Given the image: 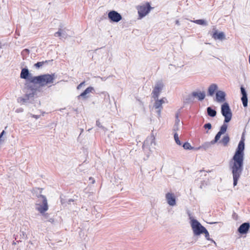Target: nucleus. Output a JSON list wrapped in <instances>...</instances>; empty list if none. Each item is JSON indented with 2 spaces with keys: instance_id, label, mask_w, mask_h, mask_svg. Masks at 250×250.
<instances>
[{
  "instance_id": "1",
  "label": "nucleus",
  "mask_w": 250,
  "mask_h": 250,
  "mask_svg": "<svg viewBox=\"0 0 250 250\" xmlns=\"http://www.w3.org/2000/svg\"><path fill=\"white\" fill-rule=\"evenodd\" d=\"M245 140L244 133H243L232 160L229 162V167L233 176L234 187L237 185L243 170Z\"/></svg>"
},
{
  "instance_id": "2",
  "label": "nucleus",
  "mask_w": 250,
  "mask_h": 250,
  "mask_svg": "<svg viewBox=\"0 0 250 250\" xmlns=\"http://www.w3.org/2000/svg\"><path fill=\"white\" fill-rule=\"evenodd\" d=\"M56 76L55 73L45 74L38 76H34L31 79V83L39 84L41 86H44L48 84L53 83Z\"/></svg>"
},
{
  "instance_id": "3",
  "label": "nucleus",
  "mask_w": 250,
  "mask_h": 250,
  "mask_svg": "<svg viewBox=\"0 0 250 250\" xmlns=\"http://www.w3.org/2000/svg\"><path fill=\"white\" fill-rule=\"evenodd\" d=\"M40 190L39 193H37L36 196L38 198L35 204V208L41 213H44L48 209V206L46 197L41 194L42 189Z\"/></svg>"
},
{
  "instance_id": "4",
  "label": "nucleus",
  "mask_w": 250,
  "mask_h": 250,
  "mask_svg": "<svg viewBox=\"0 0 250 250\" xmlns=\"http://www.w3.org/2000/svg\"><path fill=\"white\" fill-rule=\"evenodd\" d=\"M206 97L205 91H193L188 94L185 98L184 103L186 104H192L194 102L195 98L200 101H203Z\"/></svg>"
},
{
  "instance_id": "5",
  "label": "nucleus",
  "mask_w": 250,
  "mask_h": 250,
  "mask_svg": "<svg viewBox=\"0 0 250 250\" xmlns=\"http://www.w3.org/2000/svg\"><path fill=\"white\" fill-rule=\"evenodd\" d=\"M221 112L225 118V123H229L232 118V112L228 103H224L221 105Z\"/></svg>"
},
{
  "instance_id": "6",
  "label": "nucleus",
  "mask_w": 250,
  "mask_h": 250,
  "mask_svg": "<svg viewBox=\"0 0 250 250\" xmlns=\"http://www.w3.org/2000/svg\"><path fill=\"white\" fill-rule=\"evenodd\" d=\"M191 227L194 235L195 236L200 235V234H203V232H204L206 229V228L202 226L199 222L194 219L191 221Z\"/></svg>"
},
{
  "instance_id": "7",
  "label": "nucleus",
  "mask_w": 250,
  "mask_h": 250,
  "mask_svg": "<svg viewBox=\"0 0 250 250\" xmlns=\"http://www.w3.org/2000/svg\"><path fill=\"white\" fill-rule=\"evenodd\" d=\"M153 8L150 6L149 2H147L146 4L143 5H139L137 7L138 13L140 19L145 17Z\"/></svg>"
},
{
  "instance_id": "8",
  "label": "nucleus",
  "mask_w": 250,
  "mask_h": 250,
  "mask_svg": "<svg viewBox=\"0 0 250 250\" xmlns=\"http://www.w3.org/2000/svg\"><path fill=\"white\" fill-rule=\"evenodd\" d=\"M164 85L162 81L157 82L155 85V87L152 90L151 95L152 98L153 99H157L159 98L160 93L164 88Z\"/></svg>"
},
{
  "instance_id": "9",
  "label": "nucleus",
  "mask_w": 250,
  "mask_h": 250,
  "mask_svg": "<svg viewBox=\"0 0 250 250\" xmlns=\"http://www.w3.org/2000/svg\"><path fill=\"white\" fill-rule=\"evenodd\" d=\"M24 89L26 96H29L31 98L34 97L37 91V88L34 85L31 83H26Z\"/></svg>"
},
{
  "instance_id": "10",
  "label": "nucleus",
  "mask_w": 250,
  "mask_h": 250,
  "mask_svg": "<svg viewBox=\"0 0 250 250\" xmlns=\"http://www.w3.org/2000/svg\"><path fill=\"white\" fill-rule=\"evenodd\" d=\"M108 18L111 22H118L122 19V15L115 10H112L108 13Z\"/></svg>"
},
{
  "instance_id": "11",
  "label": "nucleus",
  "mask_w": 250,
  "mask_h": 250,
  "mask_svg": "<svg viewBox=\"0 0 250 250\" xmlns=\"http://www.w3.org/2000/svg\"><path fill=\"white\" fill-rule=\"evenodd\" d=\"M66 29L65 27H63V26L62 24H61L59 25L58 31L55 33L54 36L55 37H60V39H66L67 38L68 35L66 33Z\"/></svg>"
},
{
  "instance_id": "12",
  "label": "nucleus",
  "mask_w": 250,
  "mask_h": 250,
  "mask_svg": "<svg viewBox=\"0 0 250 250\" xmlns=\"http://www.w3.org/2000/svg\"><path fill=\"white\" fill-rule=\"evenodd\" d=\"M250 228V224L249 222L242 223L238 228V232L241 235L246 234L248 233Z\"/></svg>"
},
{
  "instance_id": "13",
  "label": "nucleus",
  "mask_w": 250,
  "mask_h": 250,
  "mask_svg": "<svg viewBox=\"0 0 250 250\" xmlns=\"http://www.w3.org/2000/svg\"><path fill=\"white\" fill-rule=\"evenodd\" d=\"M166 199L169 205L174 206L176 205V197L174 193L170 192L167 193L166 194Z\"/></svg>"
},
{
  "instance_id": "14",
  "label": "nucleus",
  "mask_w": 250,
  "mask_h": 250,
  "mask_svg": "<svg viewBox=\"0 0 250 250\" xmlns=\"http://www.w3.org/2000/svg\"><path fill=\"white\" fill-rule=\"evenodd\" d=\"M20 77L21 79L29 81L31 83V79L33 78L27 68H23L21 69Z\"/></svg>"
},
{
  "instance_id": "15",
  "label": "nucleus",
  "mask_w": 250,
  "mask_h": 250,
  "mask_svg": "<svg viewBox=\"0 0 250 250\" xmlns=\"http://www.w3.org/2000/svg\"><path fill=\"white\" fill-rule=\"evenodd\" d=\"M241 93L242 95L241 97V101L243 103V105L244 107L248 106V97L246 90L243 86H241L240 87Z\"/></svg>"
},
{
  "instance_id": "16",
  "label": "nucleus",
  "mask_w": 250,
  "mask_h": 250,
  "mask_svg": "<svg viewBox=\"0 0 250 250\" xmlns=\"http://www.w3.org/2000/svg\"><path fill=\"white\" fill-rule=\"evenodd\" d=\"M216 101L218 103L224 102L226 100V93L222 90H218L216 92Z\"/></svg>"
},
{
  "instance_id": "17",
  "label": "nucleus",
  "mask_w": 250,
  "mask_h": 250,
  "mask_svg": "<svg viewBox=\"0 0 250 250\" xmlns=\"http://www.w3.org/2000/svg\"><path fill=\"white\" fill-rule=\"evenodd\" d=\"M213 30L214 31L212 35V37L215 40H219L222 41L226 39V36L224 32H221L218 33L216 28L214 27Z\"/></svg>"
},
{
  "instance_id": "18",
  "label": "nucleus",
  "mask_w": 250,
  "mask_h": 250,
  "mask_svg": "<svg viewBox=\"0 0 250 250\" xmlns=\"http://www.w3.org/2000/svg\"><path fill=\"white\" fill-rule=\"evenodd\" d=\"M154 100H155V102L153 104V107L156 109L158 117L159 118L161 116V112L163 109V106L162 104L158 101V98L154 99Z\"/></svg>"
},
{
  "instance_id": "19",
  "label": "nucleus",
  "mask_w": 250,
  "mask_h": 250,
  "mask_svg": "<svg viewBox=\"0 0 250 250\" xmlns=\"http://www.w3.org/2000/svg\"><path fill=\"white\" fill-rule=\"evenodd\" d=\"M218 89V86L215 83L211 84L208 89L207 95L208 96H213Z\"/></svg>"
},
{
  "instance_id": "20",
  "label": "nucleus",
  "mask_w": 250,
  "mask_h": 250,
  "mask_svg": "<svg viewBox=\"0 0 250 250\" xmlns=\"http://www.w3.org/2000/svg\"><path fill=\"white\" fill-rule=\"evenodd\" d=\"M94 87L92 86H89L87 88L85 89V90L80 95L78 96V99H80V97H83V99H86L87 98V96H86V95L90 92H93V91H94Z\"/></svg>"
},
{
  "instance_id": "21",
  "label": "nucleus",
  "mask_w": 250,
  "mask_h": 250,
  "mask_svg": "<svg viewBox=\"0 0 250 250\" xmlns=\"http://www.w3.org/2000/svg\"><path fill=\"white\" fill-rule=\"evenodd\" d=\"M30 98H31L26 96V94L25 93L23 97H21L17 99V102L21 104H24L27 103Z\"/></svg>"
},
{
  "instance_id": "22",
  "label": "nucleus",
  "mask_w": 250,
  "mask_h": 250,
  "mask_svg": "<svg viewBox=\"0 0 250 250\" xmlns=\"http://www.w3.org/2000/svg\"><path fill=\"white\" fill-rule=\"evenodd\" d=\"M207 112L208 115L211 117H215L217 114L216 111L210 106L207 107Z\"/></svg>"
},
{
  "instance_id": "23",
  "label": "nucleus",
  "mask_w": 250,
  "mask_h": 250,
  "mask_svg": "<svg viewBox=\"0 0 250 250\" xmlns=\"http://www.w3.org/2000/svg\"><path fill=\"white\" fill-rule=\"evenodd\" d=\"M230 141L229 136L227 134L224 136L223 138L219 141V143H221L224 146H227Z\"/></svg>"
},
{
  "instance_id": "24",
  "label": "nucleus",
  "mask_w": 250,
  "mask_h": 250,
  "mask_svg": "<svg viewBox=\"0 0 250 250\" xmlns=\"http://www.w3.org/2000/svg\"><path fill=\"white\" fill-rule=\"evenodd\" d=\"M227 123H225V120L224 121V123L223 125L220 127V130L219 131V132H220L223 134L226 132L228 128V125L227 124Z\"/></svg>"
},
{
  "instance_id": "25",
  "label": "nucleus",
  "mask_w": 250,
  "mask_h": 250,
  "mask_svg": "<svg viewBox=\"0 0 250 250\" xmlns=\"http://www.w3.org/2000/svg\"><path fill=\"white\" fill-rule=\"evenodd\" d=\"M193 22L199 24V25H205L207 26L208 25V23L207 21H206L205 20L203 19H199V20H196L192 21Z\"/></svg>"
},
{
  "instance_id": "26",
  "label": "nucleus",
  "mask_w": 250,
  "mask_h": 250,
  "mask_svg": "<svg viewBox=\"0 0 250 250\" xmlns=\"http://www.w3.org/2000/svg\"><path fill=\"white\" fill-rule=\"evenodd\" d=\"M203 233L205 234V236L207 240L210 241L211 242L214 243L216 245L215 242L213 239L210 238L209 233L206 229H205V230L204 232H203Z\"/></svg>"
},
{
  "instance_id": "27",
  "label": "nucleus",
  "mask_w": 250,
  "mask_h": 250,
  "mask_svg": "<svg viewBox=\"0 0 250 250\" xmlns=\"http://www.w3.org/2000/svg\"><path fill=\"white\" fill-rule=\"evenodd\" d=\"M214 144L212 143V141L210 142H205L202 146V148H203L204 150H206L208 148H209L212 145H214Z\"/></svg>"
},
{
  "instance_id": "28",
  "label": "nucleus",
  "mask_w": 250,
  "mask_h": 250,
  "mask_svg": "<svg viewBox=\"0 0 250 250\" xmlns=\"http://www.w3.org/2000/svg\"><path fill=\"white\" fill-rule=\"evenodd\" d=\"M222 134H223L218 131V133L216 134L214 139L213 140H212V143L214 144L216 143L219 140Z\"/></svg>"
},
{
  "instance_id": "29",
  "label": "nucleus",
  "mask_w": 250,
  "mask_h": 250,
  "mask_svg": "<svg viewBox=\"0 0 250 250\" xmlns=\"http://www.w3.org/2000/svg\"><path fill=\"white\" fill-rule=\"evenodd\" d=\"M29 53L30 51L28 49L26 48L23 49L21 53V55H22L23 59H24L26 58L29 55Z\"/></svg>"
},
{
  "instance_id": "30",
  "label": "nucleus",
  "mask_w": 250,
  "mask_h": 250,
  "mask_svg": "<svg viewBox=\"0 0 250 250\" xmlns=\"http://www.w3.org/2000/svg\"><path fill=\"white\" fill-rule=\"evenodd\" d=\"M183 147L185 149L187 150H191L192 149H194V147L191 146L190 144L188 142H185L183 145Z\"/></svg>"
},
{
  "instance_id": "31",
  "label": "nucleus",
  "mask_w": 250,
  "mask_h": 250,
  "mask_svg": "<svg viewBox=\"0 0 250 250\" xmlns=\"http://www.w3.org/2000/svg\"><path fill=\"white\" fill-rule=\"evenodd\" d=\"M73 201H74V200L72 199H69L68 200H66L65 199H63L61 196V202L62 205H64V204H65V203H67L68 204H70L71 203V202H72Z\"/></svg>"
},
{
  "instance_id": "32",
  "label": "nucleus",
  "mask_w": 250,
  "mask_h": 250,
  "mask_svg": "<svg viewBox=\"0 0 250 250\" xmlns=\"http://www.w3.org/2000/svg\"><path fill=\"white\" fill-rule=\"evenodd\" d=\"M174 140L175 141L177 145H178L179 146H181L182 145L181 142V141L179 140V137H178V134L177 133H174Z\"/></svg>"
},
{
  "instance_id": "33",
  "label": "nucleus",
  "mask_w": 250,
  "mask_h": 250,
  "mask_svg": "<svg viewBox=\"0 0 250 250\" xmlns=\"http://www.w3.org/2000/svg\"><path fill=\"white\" fill-rule=\"evenodd\" d=\"M43 65V62H38L34 64V66L37 68H39Z\"/></svg>"
},
{
  "instance_id": "34",
  "label": "nucleus",
  "mask_w": 250,
  "mask_h": 250,
  "mask_svg": "<svg viewBox=\"0 0 250 250\" xmlns=\"http://www.w3.org/2000/svg\"><path fill=\"white\" fill-rule=\"evenodd\" d=\"M211 127H212L211 125L209 123L205 124L204 125V128H205V129H207L208 130L210 129L211 128Z\"/></svg>"
},
{
  "instance_id": "35",
  "label": "nucleus",
  "mask_w": 250,
  "mask_h": 250,
  "mask_svg": "<svg viewBox=\"0 0 250 250\" xmlns=\"http://www.w3.org/2000/svg\"><path fill=\"white\" fill-rule=\"evenodd\" d=\"M148 139H146L144 143V144L143 145V149H144V150H146V149H147L148 147H147V144L148 143Z\"/></svg>"
},
{
  "instance_id": "36",
  "label": "nucleus",
  "mask_w": 250,
  "mask_h": 250,
  "mask_svg": "<svg viewBox=\"0 0 250 250\" xmlns=\"http://www.w3.org/2000/svg\"><path fill=\"white\" fill-rule=\"evenodd\" d=\"M96 125L103 130L105 129V127L101 125L99 120L96 121Z\"/></svg>"
},
{
  "instance_id": "37",
  "label": "nucleus",
  "mask_w": 250,
  "mask_h": 250,
  "mask_svg": "<svg viewBox=\"0 0 250 250\" xmlns=\"http://www.w3.org/2000/svg\"><path fill=\"white\" fill-rule=\"evenodd\" d=\"M158 101H159L160 102V103H161L162 104H164V103H165L167 102V99H166V98H165V97H163V98H162V99H160V100H159V99H158Z\"/></svg>"
},
{
  "instance_id": "38",
  "label": "nucleus",
  "mask_w": 250,
  "mask_h": 250,
  "mask_svg": "<svg viewBox=\"0 0 250 250\" xmlns=\"http://www.w3.org/2000/svg\"><path fill=\"white\" fill-rule=\"evenodd\" d=\"M23 111V109L21 107L17 108L15 110V112L16 113H21V112H22Z\"/></svg>"
},
{
  "instance_id": "39",
  "label": "nucleus",
  "mask_w": 250,
  "mask_h": 250,
  "mask_svg": "<svg viewBox=\"0 0 250 250\" xmlns=\"http://www.w3.org/2000/svg\"><path fill=\"white\" fill-rule=\"evenodd\" d=\"M30 116L32 118H35L36 119H38L41 117L40 115H34V114H32L31 113L30 114Z\"/></svg>"
},
{
  "instance_id": "40",
  "label": "nucleus",
  "mask_w": 250,
  "mask_h": 250,
  "mask_svg": "<svg viewBox=\"0 0 250 250\" xmlns=\"http://www.w3.org/2000/svg\"><path fill=\"white\" fill-rule=\"evenodd\" d=\"M85 84V82H83L82 83H81L78 86H77V88L78 89H80L83 85H84Z\"/></svg>"
},
{
  "instance_id": "41",
  "label": "nucleus",
  "mask_w": 250,
  "mask_h": 250,
  "mask_svg": "<svg viewBox=\"0 0 250 250\" xmlns=\"http://www.w3.org/2000/svg\"><path fill=\"white\" fill-rule=\"evenodd\" d=\"M21 237H22V238H27V235H26V233L23 231L21 232Z\"/></svg>"
},
{
  "instance_id": "42",
  "label": "nucleus",
  "mask_w": 250,
  "mask_h": 250,
  "mask_svg": "<svg viewBox=\"0 0 250 250\" xmlns=\"http://www.w3.org/2000/svg\"><path fill=\"white\" fill-rule=\"evenodd\" d=\"M5 133V132L4 130H2V132L0 134V140H1V138L2 137L3 135Z\"/></svg>"
},
{
  "instance_id": "43",
  "label": "nucleus",
  "mask_w": 250,
  "mask_h": 250,
  "mask_svg": "<svg viewBox=\"0 0 250 250\" xmlns=\"http://www.w3.org/2000/svg\"><path fill=\"white\" fill-rule=\"evenodd\" d=\"M43 216V217L46 218V219H47L48 218V217L49 216L48 214V213H45V212L44 213H41Z\"/></svg>"
},
{
  "instance_id": "44",
  "label": "nucleus",
  "mask_w": 250,
  "mask_h": 250,
  "mask_svg": "<svg viewBox=\"0 0 250 250\" xmlns=\"http://www.w3.org/2000/svg\"><path fill=\"white\" fill-rule=\"evenodd\" d=\"M232 217H233V219H235V220H237V215L236 214V213L234 212V213H233Z\"/></svg>"
},
{
  "instance_id": "45",
  "label": "nucleus",
  "mask_w": 250,
  "mask_h": 250,
  "mask_svg": "<svg viewBox=\"0 0 250 250\" xmlns=\"http://www.w3.org/2000/svg\"><path fill=\"white\" fill-rule=\"evenodd\" d=\"M181 109H179L178 111L176 114V119H178L179 118V114L180 112Z\"/></svg>"
},
{
  "instance_id": "46",
  "label": "nucleus",
  "mask_w": 250,
  "mask_h": 250,
  "mask_svg": "<svg viewBox=\"0 0 250 250\" xmlns=\"http://www.w3.org/2000/svg\"><path fill=\"white\" fill-rule=\"evenodd\" d=\"M52 61H53V60H48V61H42V62H43V64H44L48 63L50 62H52Z\"/></svg>"
},
{
  "instance_id": "47",
  "label": "nucleus",
  "mask_w": 250,
  "mask_h": 250,
  "mask_svg": "<svg viewBox=\"0 0 250 250\" xmlns=\"http://www.w3.org/2000/svg\"><path fill=\"white\" fill-rule=\"evenodd\" d=\"M173 130L174 131H176V130H178V126L176 125L175 124V125L174 126V128H173Z\"/></svg>"
},
{
  "instance_id": "48",
  "label": "nucleus",
  "mask_w": 250,
  "mask_h": 250,
  "mask_svg": "<svg viewBox=\"0 0 250 250\" xmlns=\"http://www.w3.org/2000/svg\"><path fill=\"white\" fill-rule=\"evenodd\" d=\"M154 137H152L150 139H151V142H150V144H152L154 141Z\"/></svg>"
},
{
  "instance_id": "49",
  "label": "nucleus",
  "mask_w": 250,
  "mask_h": 250,
  "mask_svg": "<svg viewBox=\"0 0 250 250\" xmlns=\"http://www.w3.org/2000/svg\"><path fill=\"white\" fill-rule=\"evenodd\" d=\"M202 148L201 146L198 147H194V149H193V150H199L200 149Z\"/></svg>"
},
{
  "instance_id": "50",
  "label": "nucleus",
  "mask_w": 250,
  "mask_h": 250,
  "mask_svg": "<svg viewBox=\"0 0 250 250\" xmlns=\"http://www.w3.org/2000/svg\"><path fill=\"white\" fill-rule=\"evenodd\" d=\"M175 24L178 25H180V22L178 20H176L175 21Z\"/></svg>"
},
{
  "instance_id": "51",
  "label": "nucleus",
  "mask_w": 250,
  "mask_h": 250,
  "mask_svg": "<svg viewBox=\"0 0 250 250\" xmlns=\"http://www.w3.org/2000/svg\"><path fill=\"white\" fill-rule=\"evenodd\" d=\"M47 221L52 223V222H54V219L52 218H50Z\"/></svg>"
},
{
  "instance_id": "52",
  "label": "nucleus",
  "mask_w": 250,
  "mask_h": 250,
  "mask_svg": "<svg viewBox=\"0 0 250 250\" xmlns=\"http://www.w3.org/2000/svg\"><path fill=\"white\" fill-rule=\"evenodd\" d=\"M180 122V120L179 119V118H178V119H176V123H175V125H176V124H178Z\"/></svg>"
},
{
  "instance_id": "53",
  "label": "nucleus",
  "mask_w": 250,
  "mask_h": 250,
  "mask_svg": "<svg viewBox=\"0 0 250 250\" xmlns=\"http://www.w3.org/2000/svg\"><path fill=\"white\" fill-rule=\"evenodd\" d=\"M83 131V129H81V133H80V135H81Z\"/></svg>"
},
{
  "instance_id": "54",
  "label": "nucleus",
  "mask_w": 250,
  "mask_h": 250,
  "mask_svg": "<svg viewBox=\"0 0 250 250\" xmlns=\"http://www.w3.org/2000/svg\"><path fill=\"white\" fill-rule=\"evenodd\" d=\"M93 179L91 177L89 178V180L92 181Z\"/></svg>"
},
{
  "instance_id": "55",
  "label": "nucleus",
  "mask_w": 250,
  "mask_h": 250,
  "mask_svg": "<svg viewBox=\"0 0 250 250\" xmlns=\"http://www.w3.org/2000/svg\"><path fill=\"white\" fill-rule=\"evenodd\" d=\"M249 63L250 64V56H249Z\"/></svg>"
},
{
  "instance_id": "56",
  "label": "nucleus",
  "mask_w": 250,
  "mask_h": 250,
  "mask_svg": "<svg viewBox=\"0 0 250 250\" xmlns=\"http://www.w3.org/2000/svg\"><path fill=\"white\" fill-rule=\"evenodd\" d=\"M94 182H95V181L94 180H93L92 183L93 184V183H94Z\"/></svg>"
},
{
  "instance_id": "57",
  "label": "nucleus",
  "mask_w": 250,
  "mask_h": 250,
  "mask_svg": "<svg viewBox=\"0 0 250 250\" xmlns=\"http://www.w3.org/2000/svg\"><path fill=\"white\" fill-rule=\"evenodd\" d=\"M13 245H15V244H16V243H15V242H13Z\"/></svg>"
},
{
  "instance_id": "58",
  "label": "nucleus",
  "mask_w": 250,
  "mask_h": 250,
  "mask_svg": "<svg viewBox=\"0 0 250 250\" xmlns=\"http://www.w3.org/2000/svg\"><path fill=\"white\" fill-rule=\"evenodd\" d=\"M91 129V128L88 129V131H89Z\"/></svg>"
}]
</instances>
